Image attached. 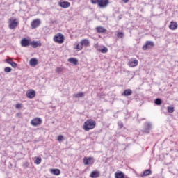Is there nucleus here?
Wrapping results in <instances>:
<instances>
[{
	"label": "nucleus",
	"instance_id": "nucleus-1",
	"mask_svg": "<svg viewBox=\"0 0 178 178\" xmlns=\"http://www.w3.org/2000/svg\"><path fill=\"white\" fill-rule=\"evenodd\" d=\"M95 126H97V123L93 120H88L84 122L83 129L85 131H90V130H92V129H95Z\"/></svg>",
	"mask_w": 178,
	"mask_h": 178
},
{
	"label": "nucleus",
	"instance_id": "nucleus-2",
	"mask_svg": "<svg viewBox=\"0 0 178 178\" xmlns=\"http://www.w3.org/2000/svg\"><path fill=\"white\" fill-rule=\"evenodd\" d=\"M92 5L97 3L99 8H106L109 3V0H90Z\"/></svg>",
	"mask_w": 178,
	"mask_h": 178
},
{
	"label": "nucleus",
	"instance_id": "nucleus-3",
	"mask_svg": "<svg viewBox=\"0 0 178 178\" xmlns=\"http://www.w3.org/2000/svg\"><path fill=\"white\" fill-rule=\"evenodd\" d=\"M54 41H55V42H58V44H63V41H65V36L61 33H58L57 35L54 37Z\"/></svg>",
	"mask_w": 178,
	"mask_h": 178
},
{
	"label": "nucleus",
	"instance_id": "nucleus-4",
	"mask_svg": "<svg viewBox=\"0 0 178 178\" xmlns=\"http://www.w3.org/2000/svg\"><path fill=\"white\" fill-rule=\"evenodd\" d=\"M154 47H155L154 42L147 40L146 41L145 44L143 46L142 49H143V51H147V49L154 48Z\"/></svg>",
	"mask_w": 178,
	"mask_h": 178
},
{
	"label": "nucleus",
	"instance_id": "nucleus-5",
	"mask_svg": "<svg viewBox=\"0 0 178 178\" xmlns=\"http://www.w3.org/2000/svg\"><path fill=\"white\" fill-rule=\"evenodd\" d=\"M9 29H10L11 30H13L15 29H16V27H17V26H19V22H16V19H9Z\"/></svg>",
	"mask_w": 178,
	"mask_h": 178
},
{
	"label": "nucleus",
	"instance_id": "nucleus-6",
	"mask_svg": "<svg viewBox=\"0 0 178 178\" xmlns=\"http://www.w3.org/2000/svg\"><path fill=\"white\" fill-rule=\"evenodd\" d=\"M41 123H42V120L40 118H35L31 121V124L34 127L38 126Z\"/></svg>",
	"mask_w": 178,
	"mask_h": 178
},
{
	"label": "nucleus",
	"instance_id": "nucleus-7",
	"mask_svg": "<svg viewBox=\"0 0 178 178\" xmlns=\"http://www.w3.org/2000/svg\"><path fill=\"white\" fill-rule=\"evenodd\" d=\"M84 165H92L94 163V158L92 157H84L83 158Z\"/></svg>",
	"mask_w": 178,
	"mask_h": 178
},
{
	"label": "nucleus",
	"instance_id": "nucleus-8",
	"mask_svg": "<svg viewBox=\"0 0 178 178\" xmlns=\"http://www.w3.org/2000/svg\"><path fill=\"white\" fill-rule=\"evenodd\" d=\"M40 24H41V20H40V19H34L31 22V26L32 29H37V27H38Z\"/></svg>",
	"mask_w": 178,
	"mask_h": 178
},
{
	"label": "nucleus",
	"instance_id": "nucleus-9",
	"mask_svg": "<svg viewBox=\"0 0 178 178\" xmlns=\"http://www.w3.org/2000/svg\"><path fill=\"white\" fill-rule=\"evenodd\" d=\"M152 127V124L150 122H146L144 124V131L147 133V134H149V130H151Z\"/></svg>",
	"mask_w": 178,
	"mask_h": 178
},
{
	"label": "nucleus",
	"instance_id": "nucleus-10",
	"mask_svg": "<svg viewBox=\"0 0 178 178\" xmlns=\"http://www.w3.org/2000/svg\"><path fill=\"white\" fill-rule=\"evenodd\" d=\"M26 97L27 98H29L30 99H33L34 97H35V91L34 90H29L26 92Z\"/></svg>",
	"mask_w": 178,
	"mask_h": 178
},
{
	"label": "nucleus",
	"instance_id": "nucleus-11",
	"mask_svg": "<svg viewBox=\"0 0 178 178\" xmlns=\"http://www.w3.org/2000/svg\"><path fill=\"white\" fill-rule=\"evenodd\" d=\"M21 45H22V47H24L30 46L31 45L30 40H29L27 38H23L21 40Z\"/></svg>",
	"mask_w": 178,
	"mask_h": 178
},
{
	"label": "nucleus",
	"instance_id": "nucleus-12",
	"mask_svg": "<svg viewBox=\"0 0 178 178\" xmlns=\"http://www.w3.org/2000/svg\"><path fill=\"white\" fill-rule=\"evenodd\" d=\"M80 45H81L82 48L83 47H90V40L88 39H83L80 42Z\"/></svg>",
	"mask_w": 178,
	"mask_h": 178
},
{
	"label": "nucleus",
	"instance_id": "nucleus-13",
	"mask_svg": "<svg viewBox=\"0 0 178 178\" xmlns=\"http://www.w3.org/2000/svg\"><path fill=\"white\" fill-rule=\"evenodd\" d=\"M58 5L60 6V8L66 9V8H69L70 6V3H69V1H63L58 3Z\"/></svg>",
	"mask_w": 178,
	"mask_h": 178
},
{
	"label": "nucleus",
	"instance_id": "nucleus-14",
	"mask_svg": "<svg viewBox=\"0 0 178 178\" xmlns=\"http://www.w3.org/2000/svg\"><path fill=\"white\" fill-rule=\"evenodd\" d=\"M131 94H133V91L131 90V89H127L123 92L122 95H123L124 97H130Z\"/></svg>",
	"mask_w": 178,
	"mask_h": 178
},
{
	"label": "nucleus",
	"instance_id": "nucleus-15",
	"mask_svg": "<svg viewBox=\"0 0 178 178\" xmlns=\"http://www.w3.org/2000/svg\"><path fill=\"white\" fill-rule=\"evenodd\" d=\"M90 176L91 178L99 177V172L97 170L92 171Z\"/></svg>",
	"mask_w": 178,
	"mask_h": 178
},
{
	"label": "nucleus",
	"instance_id": "nucleus-16",
	"mask_svg": "<svg viewBox=\"0 0 178 178\" xmlns=\"http://www.w3.org/2000/svg\"><path fill=\"white\" fill-rule=\"evenodd\" d=\"M38 63V60H37V58H33L29 61V65L31 66H37Z\"/></svg>",
	"mask_w": 178,
	"mask_h": 178
},
{
	"label": "nucleus",
	"instance_id": "nucleus-17",
	"mask_svg": "<svg viewBox=\"0 0 178 178\" xmlns=\"http://www.w3.org/2000/svg\"><path fill=\"white\" fill-rule=\"evenodd\" d=\"M50 172L52 175H54L55 176H59V175H60V170L59 169H51Z\"/></svg>",
	"mask_w": 178,
	"mask_h": 178
},
{
	"label": "nucleus",
	"instance_id": "nucleus-18",
	"mask_svg": "<svg viewBox=\"0 0 178 178\" xmlns=\"http://www.w3.org/2000/svg\"><path fill=\"white\" fill-rule=\"evenodd\" d=\"M128 65L130 66V67H134L138 65V60H134L133 61H129Z\"/></svg>",
	"mask_w": 178,
	"mask_h": 178
},
{
	"label": "nucleus",
	"instance_id": "nucleus-19",
	"mask_svg": "<svg viewBox=\"0 0 178 178\" xmlns=\"http://www.w3.org/2000/svg\"><path fill=\"white\" fill-rule=\"evenodd\" d=\"M169 29H170V30H176V29H177V23L171 22L169 25Z\"/></svg>",
	"mask_w": 178,
	"mask_h": 178
},
{
	"label": "nucleus",
	"instance_id": "nucleus-20",
	"mask_svg": "<svg viewBox=\"0 0 178 178\" xmlns=\"http://www.w3.org/2000/svg\"><path fill=\"white\" fill-rule=\"evenodd\" d=\"M115 178H124V173H123V172H122V171L115 172Z\"/></svg>",
	"mask_w": 178,
	"mask_h": 178
},
{
	"label": "nucleus",
	"instance_id": "nucleus-21",
	"mask_svg": "<svg viewBox=\"0 0 178 178\" xmlns=\"http://www.w3.org/2000/svg\"><path fill=\"white\" fill-rule=\"evenodd\" d=\"M68 62H70V63H72V65H77V63H79V60L74 58H70L68 59Z\"/></svg>",
	"mask_w": 178,
	"mask_h": 178
},
{
	"label": "nucleus",
	"instance_id": "nucleus-22",
	"mask_svg": "<svg viewBox=\"0 0 178 178\" xmlns=\"http://www.w3.org/2000/svg\"><path fill=\"white\" fill-rule=\"evenodd\" d=\"M149 175H151V170L147 169L145 170L143 173L140 175L141 177H144V176H149Z\"/></svg>",
	"mask_w": 178,
	"mask_h": 178
},
{
	"label": "nucleus",
	"instance_id": "nucleus-23",
	"mask_svg": "<svg viewBox=\"0 0 178 178\" xmlns=\"http://www.w3.org/2000/svg\"><path fill=\"white\" fill-rule=\"evenodd\" d=\"M96 30H97V33H106V29L102 26L97 27Z\"/></svg>",
	"mask_w": 178,
	"mask_h": 178
},
{
	"label": "nucleus",
	"instance_id": "nucleus-24",
	"mask_svg": "<svg viewBox=\"0 0 178 178\" xmlns=\"http://www.w3.org/2000/svg\"><path fill=\"white\" fill-rule=\"evenodd\" d=\"M31 45H32L33 48H37V47H41V43H38V42L33 41L32 42H31Z\"/></svg>",
	"mask_w": 178,
	"mask_h": 178
},
{
	"label": "nucleus",
	"instance_id": "nucleus-25",
	"mask_svg": "<svg viewBox=\"0 0 178 178\" xmlns=\"http://www.w3.org/2000/svg\"><path fill=\"white\" fill-rule=\"evenodd\" d=\"M74 98H83L84 97V93L79 92L77 94L73 95Z\"/></svg>",
	"mask_w": 178,
	"mask_h": 178
},
{
	"label": "nucleus",
	"instance_id": "nucleus-26",
	"mask_svg": "<svg viewBox=\"0 0 178 178\" xmlns=\"http://www.w3.org/2000/svg\"><path fill=\"white\" fill-rule=\"evenodd\" d=\"M99 52H102V54H106L108 52V47L104 46L102 49H99Z\"/></svg>",
	"mask_w": 178,
	"mask_h": 178
},
{
	"label": "nucleus",
	"instance_id": "nucleus-27",
	"mask_svg": "<svg viewBox=\"0 0 178 178\" xmlns=\"http://www.w3.org/2000/svg\"><path fill=\"white\" fill-rule=\"evenodd\" d=\"M55 72L56 73H58L59 74L63 72V68H62L61 67H57Z\"/></svg>",
	"mask_w": 178,
	"mask_h": 178
},
{
	"label": "nucleus",
	"instance_id": "nucleus-28",
	"mask_svg": "<svg viewBox=\"0 0 178 178\" xmlns=\"http://www.w3.org/2000/svg\"><path fill=\"white\" fill-rule=\"evenodd\" d=\"M154 104L156 105H162V99L160 98H157L154 100Z\"/></svg>",
	"mask_w": 178,
	"mask_h": 178
},
{
	"label": "nucleus",
	"instance_id": "nucleus-29",
	"mask_svg": "<svg viewBox=\"0 0 178 178\" xmlns=\"http://www.w3.org/2000/svg\"><path fill=\"white\" fill-rule=\"evenodd\" d=\"M168 113H173V112H175V108L172 106H168Z\"/></svg>",
	"mask_w": 178,
	"mask_h": 178
},
{
	"label": "nucleus",
	"instance_id": "nucleus-30",
	"mask_svg": "<svg viewBox=\"0 0 178 178\" xmlns=\"http://www.w3.org/2000/svg\"><path fill=\"white\" fill-rule=\"evenodd\" d=\"M41 161H42L41 157H37L36 159L35 160V163H36V165H40V163H41Z\"/></svg>",
	"mask_w": 178,
	"mask_h": 178
},
{
	"label": "nucleus",
	"instance_id": "nucleus-31",
	"mask_svg": "<svg viewBox=\"0 0 178 178\" xmlns=\"http://www.w3.org/2000/svg\"><path fill=\"white\" fill-rule=\"evenodd\" d=\"M4 72L6 73H10V72H12V68H10V67H6L4 68Z\"/></svg>",
	"mask_w": 178,
	"mask_h": 178
},
{
	"label": "nucleus",
	"instance_id": "nucleus-32",
	"mask_svg": "<svg viewBox=\"0 0 178 178\" xmlns=\"http://www.w3.org/2000/svg\"><path fill=\"white\" fill-rule=\"evenodd\" d=\"M76 49H79V51H81V49H83V46H81V44H80V43H77L76 46Z\"/></svg>",
	"mask_w": 178,
	"mask_h": 178
},
{
	"label": "nucleus",
	"instance_id": "nucleus-33",
	"mask_svg": "<svg viewBox=\"0 0 178 178\" xmlns=\"http://www.w3.org/2000/svg\"><path fill=\"white\" fill-rule=\"evenodd\" d=\"M123 33L122 32H119L118 34H117V37L118 38H123Z\"/></svg>",
	"mask_w": 178,
	"mask_h": 178
},
{
	"label": "nucleus",
	"instance_id": "nucleus-34",
	"mask_svg": "<svg viewBox=\"0 0 178 178\" xmlns=\"http://www.w3.org/2000/svg\"><path fill=\"white\" fill-rule=\"evenodd\" d=\"M10 65H11L12 67H14V69H16L17 67V64L13 61L11 63Z\"/></svg>",
	"mask_w": 178,
	"mask_h": 178
},
{
	"label": "nucleus",
	"instance_id": "nucleus-35",
	"mask_svg": "<svg viewBox=\"0 0 178 178\" xmlns=\"http://www.w3.org/2000/svg\"><path fill=\"white\" fill-rule=\"evenodd\" d=\"M63 138H64L63 136L60 135L58 136L57 140H58V141H63Z\"/></svg>",
	"mask_w": 178,
	"mask_h": 178
},
{
	"label": "nucleus",
	"instance_id": "nucleus-36",
	"mask_svg": "<svg viewBox=\"0 0 178 178\" xmlns=\"http://www.w3.org/2000/svg\"><path fill=\"white\" fill-rule=\"evenodd\" d=\"M118 124L120 129H123V123L122 122H118Z\"/></svg>",
	"mask_w": 178,
	"mask_h": 178
},
{
	"label": "nucleus",
	"instance_id": "nucleus-37",
	"mask_svg": "<svg viewBox=\"0 0 178 178\" xmlns=\"http://www.w3.org/2000/svg\"><path fill=\"white\" fill-rule=\"evenodd\" d=\"M15 108L17 109H20V108H22V104H17L15 105Z\"/></svg>",
	"mask_w": 178,
	"mask_h": 178
},
{
	"label": "nucleus",
	"instance_id": "nucleus-38",
	"mask_svg": "<svg viewBox=\"0 0 178 178\" xmlns=\"http://www.w3.org/2000/svg\"><path fill=\"white\" fill-rule=\"evenodd\" d=\"M6 62H7V63H8L9 65H12L13 61L12 60L6 59Z\"/></svg>",
	"mask_w": 178,
	"mask_h": 178
},
{
	"label": "nucleus",
	"instance_id": "nucleus-39",
	"mask_svg": "<svg viewBox=\"0 0 178 178\" xmlns=\"http://www.w3.org/2000/svg\"><path fill=\"white\" fill-rule=\"evenodd\" d=\"M122 1H124V3H127V2H129V0H122Z\"/></svg>",
	"mask_w": 178,
	"mask_h": 178
},
{
	"label": "nucleus",
	"instance_id": "nucleus-40",
	"mask_svg": "<svg viewBox=\"0 0 178 178\" xmlns=\"http://www.w3.org/2000/svg\"><path fill=\"white\" fill-rule=\"evenodd\" d=\"M17 116H19V113H17Z\"/></svg>",
	"mask_w": 178,
	"mask_h": 178
},
{
	"label": "nucleus",
	"instance_id": "nucleus-41",
	"mask_svg": "<svg viewBox=\"0 0 178 178\" xmlns=\"http://www.w3.org/2000/svg\"><path fill=\"white\" fill-rule=\"evenodd\" d=\"M17 116H19V113H17Z\"/></svg>",
	"mask_w": 178,
	"mask_h": 178
}]
</instances>
